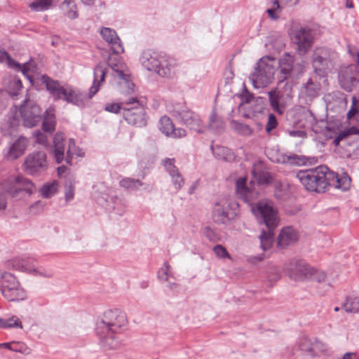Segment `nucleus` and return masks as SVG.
I'll list each match as a JSON object with an SVG mask.
<instances>
[{"mask_svg": "<svg viewBox=\"0 0 359 359\" xmlns=\"http://www.w3.org/2000/svg\"><path fill=\"white\" fill-rule=\"evenodd\" d=\"M296 177L307 191L317 193H325L330 187L346 191L351 186V178L346 173L339 176L325 165L299 170Z\"/></svg>", "mask_w": 359, "mask_h": 359, "instance_id": "1", "label": "nucleus"}, {"mask_svg": "<svg viewBox=\"0 0 359 359\" xmlns=\"http://www.w3.org/2000/svg\"><path fill=\"white\" fill-rule=\"evenodd\" d=\"M306 117L309 122V127L315 133H325L327 138L333 139L332 144L337 147L340 142L348 139L352 135H359V130L355 126L346 128L339 121L329 122L328 114H324V118L317 119L315 114H306ZM351 149L348 150L349 156L353 159H359V137L350 144Z\"/></svg>", "mask_w": 359, "mask_h": 359, "instance_id": "2", "label": "nucleus"}, {"mask_svg": "<svg viewBox=\"0 0 359 359\" xmlns=\"http://www.w3.org/2000/svg\"><path fill=\"white\" fill-rule=\"evenodd\" d=\"M107 71L105 64L99 62L94 68L93 83L89 89L88 96L73 90L69 88L61 86L57 82L51 80L47 76H42V81L46 83V89L55 99H63L69 103L78 107H83L86 104L88 100L95 95L99 90L100 86L104 81Z\"/></svg>", "mask_w": 359, "mask_h": 359, "instance_id": "3", "label": "nucleus"}, {"mask_svg": "<svg viewBox=\"0 0 359 359\" xmlns=\"http://www.w3.org/2000/svg\"><path fill=\"white\" fill-rule=\"evenodd\" d=\"M251 210L260 224H264L266 229H262L259 236L260 247L263 251L269 249L273 242L274 229L278 226L279 218L276 209L269 202L259 201L252 205Z\"/></svg>", "mask_w": 359, "mask_h": 359, "instance_id": "4", "label": "nucleus"}, {"mask_svg": "<svg viewBox=\"0 0 359 359\" xmlns=\"http://www.w3.org/2000/svg\"><path fill=\"white\" fill-rule=\"evenodd\" d=\"M140 61L147 70L154 72L162 77L170 76L176 65L173 58L165 53L151 50L144 51Z\"/></svg>", "mask_w": 359, "mask_h": 359, "instance_id": "5", "label": "nucleus"}, {"mask_svg": "<svg viewBox=\"0 0 359 359\" xmlns=\"http://www.w3.org/2000/svg\"><path fill=\"white\" fill-rule=\"evenodd\" d=\"M127 325L128 318L124 311L117 309H109L101 319L97 320L95 333L101 336L105 333H121Z\"/></svg>", "mask_w": 359, "mask_h": 359, "instance_id": "6", "label": "nucleus"}, {"mask_svg": "<svg viewBox=\"0 0 359 359\" xmlns=\"http://www.w3.org/2000/svg\"><path fill=\"white\" fill-rule=\"evenodd\" d=\"M65 135L62 132L56 133L53 137V145L51 154L57 164L65 162L67 165H72L73 156H84V151L76 145L74 139L68 140V148L65 153Z\"/></svg>", "mask_w": 359, "mask_h": 359, "instance_id": "7", "label": "nucleus"}, {"mask_svg": "<svg viewBox=\"0 0 359 359\" xmlns=\"http://www.w3.org/2000/svg\"><path fill=\"white\" fill-rule=\"evenodd\" d=\"M337 56L336 52L330 48L316 47L311 56L313 73L320 76H327V74L333 68Z\"/></svg>", "mask_w": 359, "mask_h": 359, "instance_id": "8", "label": "nucleus"}, {"mask_svg": "<svg viewBox=\"0 0 359 359\" xmlns=\"http://www.w3.org/2000/svg\"><path fill=\"white\" fill-rule=\"evenodd\" d=\"M275 73V59L269 56L262 57L257 67L251 74L250 79L255 88H262L269 85Z\"/></svg>", "mask_w": 359, "mask_h": 359, "instance_id": "9", "label": "nucleus"}, {"mask_svg": "<svg viewBox=\"0 0 359 359\" xmlns=\"http://www.w3.org/2000/svg\"><path fill=\"white\" fill-rule=\"evenodd\" d=\"M22 167L27 175L39 176L48 168L46 153L43 151H35L29 154L25 157Z\"/></svg>", "mask_w": 359, "mask_h": 359, "instance_id": "10", "label": "nucleus"}, {"mask_svg": "<svg viewBox=\"0 0 359 359\" xmlns=\"http://www.w3.org/2000/svg\"><path fill=\"white\" fill-rule=\"evenodd\" d=\"M108 65L114 71V76L117 78L121 90L125 93L133 91L135 84L130 79V76L126 65L119 58H109Z\"/></svg>", "mask_w": 359, "mask_h": 359, "instance_id": "11", "label": "nucleus"}, {"mask_svg": "<svg viewBox=\"0 0 359 359\" xmlns=\"http://www.w3.org/2000/svg\"><path fill=\"white\" fill-rule=\"evenodd\" d=\"M315 30L304 27L293 31L292 40L297 46L296 52L301 56H304L309 51L314 43Z\"/></svg>", "mask_w": 359, "mask_h": 359, "instance_id": "12", "label": "nucleus"}, {"mask_svg": "<svg viewBox=\"0 0 359 359\" xmlns=\"http://www.w3.org/2000/svg\"><path fill=\"white\" fill-rule=\"evenodd\" d=\"M0 292L9 302L20 301L26 298L25 290L12 273L6 274L4 283L0 285Z\"/></svg>", "mask_w": 359, "mask_h": 359, "instance_id": "13", "label": "nucleus"}, {"mask_svg": "<svg viewBox=\"0 0 359 359\" xmlns=\"http://www.w3.org/2000/svg\"><path fill=\"white\" fill-rule=\"evenodd\" d=\"M283 270L292 280H307L309 275L313 271V266L303 259L293 258L285 264Z\"/></svg>", "mask_w": 359, "mask_h": 359, "instance_id": "14", "label": "nucleus"}, {"mask_svg": "<svg viewBox=\"0 0 359 359\" xmlns=\"http://www.w3.org/2000/svg\"><path fill=\"white\" fill-rule=\"evenodd\" d=\"M237 204L226 199H222L217 202L212 210L213 221L219 224L229 223L236 215L233 210V206Z\"/></svg>", "mask_w": 359, "mask_h": 359, "instance_id": "15", "label": "nucleus"}, {"mask_svg": "<svg viewBox=\"0 0 359 359\" xmlns=\"http://www.w3.org/2000/svg\"><path fill=\"white\" fill-rule=\"evenodd\" d=\"M147 100L143 97H130L127 100L121 102H112L106 104L104 109L108 112H118L120 110L141 111L146 110Z\"/></svg>", "mask_w": 359, "mask_h": 359, "instance_id": "16", "label": "nucleus"}, {"mask_svg": "<svg viewBox=\"0 0 359 359\" xmlns=\"http://www.w3.org/2000/svg\"><path fill=\"white\" fill-rule=\"evenodd\" d=\"M358 74V67L355 65L341 68L338 76L340 86L347 92L352 91L359 82Z\"/></svg>", "mask_w": 359, "mask_h": 359, "instance_id": "17", "label": "nucleus"}, {"mask_svg": "<svg viewBox=\"0 0 359 359\" xmlns=\"http://www.w3.org/2000/svg\"><path fill=\"white\" fill-rule=\"evenodd\" d=\"M322 82L323 83L327 82V76H320L316 73H313L304 84L302 93L305 94L311 99L318 97L321 90Z\"/></svg>", "mask_w": 359, "mask_h": 359, "instance_id": "18", "label": "nucleus"}, {"mask_svg": "<svg viewBox=\"0 0 359 359\" xmlns=\"http://www.w3.org/2000/svg\"><path fill=\"white\" fill-rule=\"evenodd\" d=\"M29 146V140L23 136H19L13 142L11 143L4 152V158L7 161H15L21 157Z\"/></svg>", "mask_w": 359, "mask_h": 359, "instance_id": "19", "label": "nucleus"}, {"mask_svg": "<svg viewBox=\"0 0 359 359\" xmlns=\"http://www.w3.org/2000/svg\"><path fill=\"white\" fill-rule=\"evenodd\" d=\"M298 65H294V56L285 53L279 60L280 81H283L299 72Z\"/></svg>", "mask_w": 359, "mask_h": 359, "instance_id": "20", "label": "nucleus"}, {"mask_svg": "<svg viewBox=\"0 0 359 359\" xmlns=\"http://www.w3.org/2000/svg\"><path fill=\"white\" fill-rule=\"evenodd\" d=\"M36 260L29 256L15 257L6 262V268L31 273Z\"/></svg>", "mask_w": 359, "mask_h": 359, "instance_id": "21", "label": "nucleus"}, {"mask_svg": "<svg viewBox=\"0 0 359 359\" xmlns=\"http://www.w3.org/2000/svg\"><path fill=\"white\" fill-rule=\"evenodd\" d=\"M158 128L161 132L167 137L180 138L187 135L185 130L180 128H175L172 120L166 115L161 118Z\"/></svg>", "mask_w": 359, "mask_h": 359, "instance_id": "22", "label": "nucleus"}, {"mask_svg": "<svg viewBox=\"0 0 359 359\" xmlns=\"http://www.w3.org/2000/svg\"><path fill=\"white\" fill-rule=\"evenodd\" d=\"M100 34L103 39L111 46L112 52L114 54L118 55L123 53V44L115 30L109 27H103L100 30Z\"/></svg>", "mask_w": 359, "mask_h": 359, "instance_id": "23", "label": "nucleus"}, {"mask_svg": "<svg viewBox=\"0 0 359 359\" xmlns=\"http://www.w3.org/2000/svg\"><path fill=\"white\" fill-rule=\"evenodd\" d=\"M246 178L240 177L236 181V191L237 196L246 203H250L257 197L258 193L248 187L246 184Z\"/></svg>", "mask_w": 359, "mask_h": 359, "instance_id": "24", "label": "nucleus"}, {"mask_svg": "<svg viewBox=\"0 0 359 359\" xmlns=\"http://www.w3.org/2000/svg\"><path fill=\"white\" fill-rule=\"evenodd\" d=\"M270 104L276 112H282L286 105L291 100V97L287 96L285 97L280 95L276 89L272 90L268 93Z\"/></svg>", "mask_w": 359, "mask_h": 359, "instance_id": "25", "label": "nucleus"}, {"mask_svg": "<svg viewBox=\"0 0 359 359\" xmlns=\"http://www.w3.org/2000/svg\"><path fill=\"white\" fill-rule=\"evenodd\" d=\"M298 239L297 231L292 226L283 228L279 233L278 238V245L281 248H285Z\"/></svg>", "mask_w": 359, "mask_h": 359, "instance_id": "26", "label": "nucleus"}, {"mask_svg": "<svg viewBox=\"0 0 359 359\" xmlns=\"http://www.w3.org/2000/svg\"><path fill=\"white\" fill-rule=\"evenodd\" d=\"M6 90L12 96H17L22 88V81L16 76H8L4 80Z\"/></svg>", "mask_w": 359, "mask_h": 359, "instance_id": "27", "label": "nucleus"}, {"mask_svg": "<svg viewBox=\"0 0 359 359\" xmlns=\"http://www.w3.org/2000/svg\"><path fill=\"white\" fill-rule=\"evenodd\" d=\"M117 333H105L103 336L97 335L100 339V344L104 351L117 349L120 343L116 337Z\"/></svg>", "mask_w": 359, "mask_h": 359, "instance_id": "28", "label": "nucleus"}, {"mask_svg": "<svg viewBox=\"0 0 359 359\" xmlns=\"http://www.w3.org/2000/svg\"><path fill=\"white\" fill-rule=\"evenodd\" d=\"M210 149L214 156L218 160L230 162L235 158V155L232 150L226 147L212 145Z\"/></svg>", "mask_w": 359, "mask_h": 359, "instance_id": "29", "label": "nucleus"}, {"mask_svg": "<svg viewBox=\"0 0 359 359\" xmlns=\"http://www.w3.org/2000/svg\"><path fill=\"white\" fill-rule=\"evenodd\" d=\"M19 126V118L18 114H13L8 120L4 123L1 126V130L4 135H11L17 130Z\"/></svg>", "mask_w": 359, "mask_h": 359, "instance_id": "30", "label": "nucleus"}, {"mask_svg": "<svg viewBox=\"0 0 359 359\" xmlns=\"http://www.w3.org/2000/svg\"><path fill=\"white\" fill-rule=\"evenodd\" d=\"M61 9L69 19H75L79 15L77 6L73 0H65L61 4Z\"/></svg>", "mask_w": 359, "mask_h": 359, "instance_id": "31", "label": "nucleus"}, {"mask_svg": "<svg viewBox=\"0 0 359 359\" xmlns=\"http://www.w3.org/2000/svg\"><path fill=\"white\" fill-rule=\"evenodd\" d=\"M146 114H123L124 119L130 125L143 127L147 124Z\"/></svg>", "mask_w": 359, "mask_h": 359, "instance_id": "32", "label": "nucleus"}, {"mask_svg": "<svg viewBox=\"0 0 359 359\" xmlns=\"http://www.w3.org/2000/svg\"><path fill=\"white\" fill-rule=\"evenodd\" d=\"M119 184L121 187L125 188L126 189L135 191L138 190L140 187H144V189H146L148 187V185H146L144 183L142 182L139 180H135L130 177H126L121 180L119 182Z\"/></svg>", "mask_w": 359, "mask_h": 359, "instance_id": "33", "label": "nucleus"}, {"mask_svg": "<svg viewBox=\"0 0 359 359\" xmlns=\"http://www.w3.org/2000/svg\"><path fill=\"white\" fill-rule=\"evenodd\" d=\"M343 308L347 313H358L359 295H350L347 297L345 302L343 304Z\"/></svg>", "mask_w": 359, "mask_h": 359, "instance_id": "34", "label": "nucleus"}, {"mask_svg": "<svg viewBox=\"0 0 359 359\" xmlns=\"http://www.w3.org/2000/svg\"><path fill=\"white\" fill-rule=\"evenodd\" d=\"M42 129L45 133L52 134L55 130L56 118L55 114H44L42 117Z\"/></svg>", "mask_w": 359, "mask_h": 359, "instance_id": "35", "label": "nucleus"}, {"mask_svg": "<svg viewBox=\"0 0 359 359\" xmlns=\"http://www.w3.org/2000/svg\"><path fill=\"white\" fill-rule=\"evenodd\" d=\"M238 96L241 100L240 107L244 104H250L255 102L258 103L259 101H262V97L255 98L253 94L248 90L245 83H243L242 92L238 95Z\"/></svg>", "mask_w": 359, "mask_h": 359, "instance_id": "36", "label": "nucleus"}, {"mask_svg": "<svg viewBox=\"0 0 359 359\" xmlns=\"http://www.w3.org/2000/svg\"><path fill=\"white\" fill-rule=\"evenodd\" d=\"M58 183L56 180L48 182L43 184L40 189V193L43 198H50L57 191Z\"/></svg>", "mask_w": 359, "mask_h": 359, "instance_id": "37", "label": "nucleus"}, {"mask_svg": "<svg viewBox=\"0 0 359 359\" xmlns=\"http://www.w3.org/2000/svg\"><path fill=\"white\" fill-rule=\"evenodd\" d=\"M231 128L238 134L243 136H250L252 134V129L247 124L232 120L230 123Z\"/></svg>", "mask_w": 359, "mask_h": 359, "instance_id": "38", "label": "nucleus"}, {"mask_svg": "<svg viewBox=\"0 0 359 359\" xmlns=\"http://www.w3.org/2000/svg\"><path fill=\"white\" fill-rule=\"evenodd\" d=\"M55 0H34L29 4L32 11L42 12L53 7Z\"/></svg>", "mask_w": 359, "mask_h": 359, "instance_id": "39", "label": "nucleus"}, {"mask_svg": "<svg viewBox=\"0 0 359 359\" xmlns=\"http://www.w3.org/2000/svg\"><path fill=\"white\" fill-rule=\"evenodd\" d=\"M22 118L25 127L32 128L36 126L42 119V116L36 114H20Z\"/></svg>", "mask_w": 359, "mask_h": 359, "instance_id": "40", "label": "nucleus"}, {"mask_svg": "<svg viewBox=\"0 0 359 359\" xmlns=\"http://www.w3.org/2000/svg\"><path fill=\"white\" fill-rule=\"evenodd\" d=\"M15 182L19 185L18 188L19 190L25 191L29 194H32L34 191L35 187L31 180L23 177H17Z\"/></svg>", "mask_w": 359, "mask_h": 359, "instance_id": "41", "label": "nucleus"}, {"mask_svg": "<svg viewBox=\"0 0 359 359\" xmlns=\"http://www.w3.org/2000/svg\"><path fill=\"white\" fill-rule=\"evenodd\" d=\"M0 327L2 328H12V327H20L22 328V323L20 320L15 316H11L8 318H0Z\"/></svg>", "mask_w": 359, "mask_h": 359, "instance_id": "42", "label": "nucleus"}, {"mask_svg": "<svg viewBox=\"0 0 359 359\" xmlns=\"http://www.w3.org/2000/svg\"><path fill=\"white\" fill-rule=\"evenodd\" d=\"M182 118L185 121V123L191 130L200 131L201 121L196 116H189L191 114H183Z\"/></svg>", "mask_w": 359, "mask_h": 359, "instance_id": "43", "label": "nucleus"}, {"mask_svg": "<svg viewBox=\"0 0 359 359\" xmlns=\"http://www.w3.org/2000/svg\"><path fill=\"white\" fill-rule=\"evenodd\" d=\"M39 110V106L33 100L26 98L22 104L20 105L19 112H37Z\"/></svg>", "mask_w": 359, "mask_h": 359, "instance_id": "44", "label": "nucleus"}, {"mask_svg": "<svg viewBox=\"0 0 359 359\" xmlns=\"http://www.w3.org/2000/svg\"><path fill=\"white\" fill-rule=\"evenodd\" d=\"M257 182L261 184H269L273 181L272 175L269 172L264 170L253 172Z\"/></svg>", "mask_w": 359, "mask_h": 359, "instance_id": "45", "label": "nucleus"}, {"mask_svg": "<svg viewBox=\"0 0 359 359\" xmlns=\"http://www.w3.org/2000/svg\"><path fill=\"white\" fill-rule=\"evenodd\" d=\"M326 277L327 276L325 271L318 270L313 267V271L311 274L309 275L307 280L323 283L325 281Z\"/></svg>", "mask_w": 359, "mask_h": 359, "instance_id": "46", "label": "nucleus"}, {"mask_svg": "<svg viewBox=\"0 0 359 359\" xmlns=\"http://www.w3.org/2000/svg\"><path fill=\"white\" fill-rule=\"evenodd\" d=\"M203 233L212 243H217L220 241L219 234L210 226H205L203 229Z\"/></svg>", "mask_w": 359, "mask_h": 359, "instance_id": "47", "label": "nucleus"}, {"mask_svg": "<svg viewBox=\"0 0 359 359\" xmlns=\"http://www.w3.org/2000/svg\"><path fill=\"white\" fill-rule=\"evenodd\" d=\"M31 274L45 278H51L53 276V271L51 269H47L42 266L36 267L34 264Z\"/></svg>", "mask_w": 359, "mask_h": 359, "instance_id": "48", "label": "nucleus"}, {"mask_svg": "<svg viewBox=\"0 0 359 359\" xmlns=\"http://www.w3.org/2000/svg\"><path fill=\"white\" fill-rule=\"evenodd\" d=\"M212 251L218 258H228L229 259H232L227 250L222 245H216L215 246H214L212 248Z\"/></svg>", "mask_w": 359, "mask_h": 359, "instance_id": "49", "label": "nucleus"}, {"mask_svg": "<svg viewBox=\"0 0 359 359\" xmlns=\"http://www.w3.org/2000/svg\"><path fill=\"white\" fill-rule=\"evenodd\" d=\"M209 126L212 130H219L224 128V122L219 118L217 114H211Z\"/></svg>", "mask_w": 359, "mask_h": 359, "instance_id": "50", "label": "nucleus"}, {"mask_svg": "<svg viewBox=\"0 0 359 359\" xmlns=\"http://www.w3.org/2000/svg\"><path fill=\"white\" fill-rule=\"evenodd\" d=\"M170 176L172 179V182L175 186V189L177 191L180 190L183 187L184 180L179 170L171 174Z\"/></svg>", "mask_w": 359, "mask_h": 359, "instance_id": "51", "label": "nucleus"}, {"mask_svg": "<svg viewBox=\"0 0 359 359\" xmlns=\"http://www.w3.org/2000/svg\"><path fill=\"white\" fill-rule=\"evenodd\" d=\"M170 265L168 262H165L163 267H161L157 273V277L161 281L166 282L169 278Z\"/></svg>", "mask_w": 359, "mask_h": 359, "instance_id": "52", "label": "nucleus"}, {"mask_svg": "<svg viewBox=\"0 0 359 359\" xmlns=\"http://www.w3.org/2000/svg\"><path fill=\"white\" fill-rule=\"evenodd\" d=\"M175 158H167L163 161V165L170 175L179 170L178 168L175 165Z\"/></svg>", "mask_w": 359, "mask_h": 359, "instance_id": "53", "label": "nucleus"}, {"mask_svg": "<svg viewBox=\"0 0 359 359\" xmlns=\"http://www.w3.org/2000/svg\"><path fill=\"white\" fill-rule=\"evenodd\" d=\"M34 136L36 139V143L43 146H46L48 144V140L47 135L43 134L39 130H37L34 133Z\"/></svg>", "mask_w": 359, "mask_h": 359, "instance_id": "54", "label": "nucleus"}, {"mask_svg": "<svg viewBox=\"0 0 359 359\" xmlns=\"http://www.w3.org/2000/svg\"><path fill=\"white\" fill-rule=\"evenodd\" d=\"M299 346L302 351H313L312 344L311 341L306 337H303L300 339Z\"/></svg>", "mask_w": 359, "mask_h": 359, "instance_id": "55", "label": "nucleus"}, {"mask_svg": "<svg viewBox=\"0 0 359 359\" xmlns=\"http://www.w3.org/2000/svg\"><path fill=\"white\" fill-rule=\"evenodd\" d=\"M277 125L278 123L274 114H269L268 122L266 126V132L270 133L272 130L276 128Z\"/></svg>", "mask_w": 359, "mask_h": 359, "instance_id": "56", "label": "nucleus"}, {"mask_svg": "<svg viewBox=\"0 0 359 359\" xmlns=\"http://www.w3.org/2000/svg\"><path fill=\"white\" fill-rule=\"evenodd\" d=\"M268 5L270 6V8L266 10L269 16L273 20L278 19V15L276 14V11L278 10L280 7H276L273 5L272 0H268Z\"/></svg>", "mask_w": 359, "mask_h": 359, "instance_id": "57", "label": "nucleus"}, {"mask_svg": "<svg viewBox=\"0 0 359 359\" xmlns=\"http://www.w3.org/2000/svg\"><path fill=\"white\" fill-rule=\"evenodd\" d=\"M288 133H289L290 136H291V137H302V138L306 137V133L302 130H290Z\"/></svg>", "mask_w": 359, "mask_h": 359, "instance_id": "58", "label": "nucleus"}, {"mask_svg": "<svg viewBox=\"0 0 359 359\" xmlns=\"http://www.w3.org/2000/svg\"><path fill=\"white\" fill-rule=\"evenodd\" d=\"M359 103V100L356 98V97H352V104L351 106L350 109L348 112H359V108L358 107Z\"/></svg>", "mask_w": 359, "mask_h": 359, "instance_id": "59", "label": "nucleus"}, {"mask_svg": "<svg viewBox=\"0 0 359 359\" xmlns=\"http://www.w3.org/2000/svg\"><path fill=\"white\" fill-rule=\"evenodd\" d=\"M74 198V188L72 184H70L65 191V199L67 201L72 200Z\"/></svg>", "mask_w": 359, "mask_h": 359, "instance_id": "60", "label": "nucleus"}, {"mask_svg": "<svg viewBox=\"0 0 359 359\" xmlns=\"http://www.w3.org/2000/svg\"><path fill=\"white\" fill-rule=\"evenodd\" d=\"M264 259L263 255H259L257 256H250L248 257L247 260L250 263L255 264L258 262H260Z\"/></svg>", "mask_w": 359, "mask_h": 359, "instance_id": "61", "label": "nucleus"}, {"mask_svg": "<svg viewBox=\"0 0 359 359\" xmlns=\"http://www.w3.org/2000/svg\"><path fill=\"white\" fill-rule=\"evenodd\" d=\"M28 64H25L22 69V72L32 82V76L28 73Z\"/></svg>", "mask_w": 359, "mask_h": 359, "instance_id": "62", "label": "nucleus"}, {"mask_svg": "<svg viewBox=\"0 0 359 359\" xmlns=\"http://www.w3.org/2000/svg\"><path fill=\"white\" fill-rule=\"evenodd\" d=\"M342 359H358L355 353L348 352L344 355Z\"/></svg>", "mask_w": 359, "mask_h": 359, "instance_id": "63", "label": "nucleus"}, {"mask_svg": "<svg viewBox=\"0 0 359 359\" xmlns=\"http://www.w3.org/2000/svg\"><path fill=\"white\" fill-rule=\"evenodd\" d=\"M291 1L292 0H272L273 5L276 7H280V4L285 5Z\"/></svg>", "mask_w": 359, "mask_h": 359, "instance_id": "64", "label": "nucleus"}]
</instances>
